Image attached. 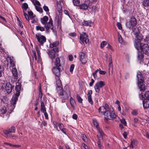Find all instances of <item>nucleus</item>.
Here are the masks:
<instances>
[{"instance_id": "f257e3e1", "label": "nucleus", "mask_w": 149, "mask_h": 149, "mask_svg": "<svg viewBox=\"0 0 149 149\" xmlns=\"http://www.w3.org/2000/svg\"><path fill=\"white\" fill-rule=\"evenodd\" d=\"M19 79H18V82L16 83V85L15 87V89L16 91L15 95L13 97L10 101L11 106L13 110L15 108L16 102L17 101L18 97L20 94L21 84L19 82Z\"/></svg>"}, {"instance_id": "f03ea898", "label": "nucleus", "mask_w": 149, "mask_h": 149, "mask_svg": "<svg viewBox=\"0 0 149 149\" xmlns=\"http://www.w3.org/2000/svg\"><path fill=\"white\" fill-rule=\"evenodd\" d=\"M119 119V117L115 115L112 107H110V110H108V111L104 116V119L106 120H112L118 121Z\"/></svg>"}, {"instance_id": "7ed1b4c3", "label": "nucleus", "mask_w": 149, "mask_h": 149, "mask_svg": "<svg viewBox=\"0 0 149 149\" xmlns=\"http://www.w3.org/2000/svg\"><path fill=\"white\" fill-rule=\"evenodd\" d=\"M16 128L14 126L10 128L8 130H5L3 131V133L6 135L7 136L10 138H17V137L14 135H12L10 134V133H14L15 132Z\"/></svg>"}, {"instance_id": "20e7f679", "label": "nucleus", "mask_w": 149, "mask_h": 149, "mask_svg": "<svg viewBox=\"0 0 149 149\" xmlns=\"http://www.w3.org/2000/svg\"><path fill=\"white\" fill-rule=\"evenodd\" d=\"M137 23L136 19L135 17H131L129 21L126 22V25L127 27L131 29L134 26H135Z\"/></svg>"}, {"instance_id": "39448f33", "label": "nucleus", "mask_w": 149, "mask_h": 149, "mask_svg": "<svg viewBox=\"0 0 149 149\" xmlns=\"http://www.w3.org/2000/svg\"><path fill=\"white\" fill-rule=\"evenodd\" d=\"M105 85V83L102 81L97 82L94 87L95 92L98 93L100 92V89Z\"/></svg>"}, {"instance_id": "423d86ee", "label": "nucleus", "mask_w": 149, "mask_h": 149, "mask_svg": "<svg viewBox=\"0 0 149 149\" xmlns=\"http://www.w3.org/2000/svg\"><path fill=\"white\" fill-rule=\"evenodd\" d=\"M79 59L83 64H85L87 61V58L85 53L80 52L79 54Z\"/></svg>"}, {"instance_id": "0eeeda50", "label": "nucleus", "mask_w": 149, "mask_h": 149, "mask_svg": "<svg viewBox=\"0 0 149 149\" xmlns=\"http://www.w3.org/2000/svg\"><path fill=\"white\" fill-rule=\"evenodd\" d=\"M91 3L90 1H85L84 3L82 4L80 6L79 8L83 10L86 11L91 6Z\"/></svg>"}, {"instance_id": "6e6552de", "label": "nucleus", "mask_w": 149, "mask_h": 149, "mask_svg": "<svg viewBox=\"0 0 149 149\" xmlns=\"http://www.w3.org/2000/svg\"><path fill=\"white\" fill-rule=\"evenodd\" d=\"M36 37L38 41L40 44L42 45L46 41V39L45 36L41 35L40 34L36 35Z\"/></svg>"}, {"instance_id": "1a4fd4ad", "label": "nucleus", "mask_w": 149, "mask_h": 149, "mask_svg": "<svg viewBox=\"0 0 149 149\" xmlns=\"http://www.w3.org/2000/svg\"><path fill=\"white\" fill-rule=\"evenodd\" d=\"M80 39L83 42H85L86 44H87L89 41L88 36L86 33L83 32L80 34Z\"/></svg>"}, {"instance_id": "9d476101", "label": "nucleus", "mask_w": 149, "mask_h": 149, "mask_svg": "<svg viewBox=\"0 0 149 149\" xmlns=\"http://www.w3.org/2000/svg\"><path fill=\"white\" fill-rule=\"evenodd\" d=\"M14 86L12 85L10 82H7L6 84L5 89L7 93L9 94L12 91Z\"/></svg>"}, {"instance_id": "9b49d317", "label": "nucleus", "mask_w": 149, "mask_h": 149, "mask_svg": "<svg viewBox=\"0 0 149 149\" xmlns=\"http://www.w3.org/2000/svg\"><path fill=\"white\" fill-rule=\"evenodd\" d=\"M98 111L99 114L104 115V116L108 111V110L105 108L104 106H102L99 107L98 109Z\"/></svg>"}, {"instance_id": "f8f14e48", "label": "nucleus", "mask_w": 149, "mask_h": 149, "mask_svg": "<svg viewBox=\"0 0 149 149\" xmlns=\"http://www.w3.org/2000/svg\"><path fill=\"white\" fill-rule=\"evenodd\" d=\"M142 51L146 54H147L149 51V46L147 44H144L141 47Z\"/></svg>"}, {"instance_id": "ddd939ff", "label": "nucleus", "mask_w": 149, "mask_h": 149, "mask_svg": "<svg viewBox=\"0 0 149 149\" xmlns=\"http://www.w3.org/2000/svg\"><path fill=\"white\" fill-rule=\"evenodd\" d=\"M141 41L138 40H135L134 41V46L135 48L138 50H139L141 48L142 46Z\"/></svg>"}, {"instance_id": "4468645a", "label": "nucleus", "mask_w": 149, "mask_h": 149, "mask_svg": "<svg viewBox=\"0 0 149 149\" xmlns=\"http://www.w3.org/2000/svg\"><path fill=\"white\" fill-rule=\"evenodd\" d=\"M144 83V81L137 82L138 87L141 91H144L146 89V86Z\"/></svg>"}, {"instance_id": "2eb2a0df", "label": "nucleus", "mask_w": 149, "mask_h": 149, "mask_svg": "<svg viewBox=\"0 0 149 149\" xmlns=\"http://www.w3.org/2000/svg\"><path fill=\"white\" fill-rule=\"evenodd\" d=\"M59 67H56L52 69L53 72L58 77H59L60 76V72Z\"/></svg>"}, {"instance_id": "dca6fc26", "label": "nucleus", "mask_w": 149, "mask_h": 149, "mask_svg": "<svg viewBox=\"0 0 149 149\" xmlns=\"http://www.w3.org/2000/svg\"><path fill=\"white\" fill-rule=\"evenodd\" d=\"M137 80L138 82L140 81H143L144 78L142 73L140 71H138L136 75Z\"/></svg>"}, {"instance_id": "f3484780", "label": "nucleus", "mask_w": 149, "mask_h": 149, "mask_svg": "<svg viewBox=\"0 0 149 149\" xmlns=\"http://www.w3.org/2000/svg\"><path fill=\"white\" fill-rule=\"evenodd\" d=\"M143 106L144 109L149 107V99H144L143 101Z\"/></svg>"}, {"instance_id": "a211bd4d", "label": "nucleus", "mask_w": 149, "mask_h": 149, "mask_svg": "<svg viewBox=\"0 0 149 149\" xmlns=\"http://www.w3.org/2000/svg\"><path fill=\"white\" fill-rule=\"evenodd\" d=\"M56 89L58 91V89H61L62 88V83L61 80L59 77L56 78Z\"/></svg>"}, {"instance_id": "6ab92c4d", "label": "nucleus", "mask_w": 149, "mask_h": 149, "mask_svg": "<svg viewBox=\"0 0 149 149\" xmlns=\"http://www.w3.org/2000/svg\"><path fill=\"white\" fill-rule=\"evenodd\" d=\"M41 111L44 113L45 118L47 119V113L46 112V108L43 102H41Z\"/></svg>"}, {"instance_id": "aec40b11", "label": "nucleus", "mask_w": 149, "mask_h": 149, "mask_svg": "<svg viewBox=\"0 0 149 149\" xmlns=\"http://www.w3.org/2000/svg\"><path fill=\"white\" fill-rule=\"evenodd\" d=\"M12 73L15 77V79H17L18 78V75L17 69L15 68H13L12 69Z\"/></svg>"}, {"instance_id": "412c9836", "label": "nucleus", "mask_w": 149, "mask_h": 149, "mask_svg": "<svg viewBox=\"0 0 149 149\" xmlns=\"http://www.w3.org/2000/svg\"><path fill=\"white\" fill-rule=\"evenodd\" d=\"M49 18V22L47 23V30L49 29H53V21L51 17H50Z\"/></svg>"}, {"instance_id": "4be33fe9", "label": "nucleus", "mask_w": 149, "mask_h": 149, "mask_svg": "<svg viewBox=\"0 0 149 149\" xmlns=\"http://www.w3.org/2000/svg\"><path fill=\"white\" fill-rule=\"evenodd\" d=\"M41 21L42 24L44 25V27L47 29V16H45L41 18Z\"/></svg>"}, {"instance_id": "5701e85b", "label": "nucleus", "mask_w": 149, "mask_h": 149, "mask_svg": "<svg viewBox=\"0 0 149 149\" xmlns=\"http://www.w3.org/2000/svg\"><path fill=\"white\" fill-rule=\"evenodd\" d=\"M55 54V53L53 51H50L48 52V54L49 57L52 60V62L53 61V59L54 58Z\"/></svg>"}, {"instance_id": "b1692460", "label": "nucleus", "mask_w": 149, "mask_h": 149, "mask_svg": "<svg viewBox=\"0 0 149 149\" xmlns=\"http://www.w3.org/2000/svg\"><path fill=\"white\" fill-rule=\"evenodd\" d=\"M91 11V12L92 13H95L96 11L98 10V8L96 6L93 5L92 6H90V7Z\"/></svg>"}, {"instance_id": "393cba45", "label": "nucleus", "mask_w": 149, "mask_h": 149, "mask_svg": "<svg viewBox=\"0 0 149 149\" xmlns=\"http://www.w3.org/2000/svg\"><path fill=\"white\" fill-rule=\"evenodd\" d=\"M54 65L57 67H59L61 66V61L59 58L57 57L56 58L54 62Z\"/></svg>"}, {"instance_id": "a878e982", "label": "nucleus", "mask_w": 149, "mask_h": 149, "mask_svg": "<svg viewBox=\"0 0 149 149\" xmlns=\"http://www.w3.org/2000/svg\"><path fill=\"white\" fill-rule=\"evenodd\" d=\"M134 36L136 38L135 40H138L141 41L143 39V36L140 33L138 34H136Z\"/></svg>"}, {"instance_id": "bb28decb", "label": "nucleus", "mask_w": 149, "mask_h": 149, "mask_svg": "<svg viewBox=\"0 0 149 149\" xmlns=\"http://www.w3.org/2000/svg\"><path fill=\"white\" fill-rule=\"evenodd\" d=\"M32 56L33 58V62H35L36 63V61L37 60V56L36 53L35 51H32Z\"/></svg>"}, {"instance_id": "cd10ccee", "label": "nucleus", "mask_w": 149, "mask_h": 149, "mask_svg": "<svg viewBox=\"0 0 149 149\" xmlns=\"http://www.w3.org/2000/svg\"><path fill=\"white\" fill-rule=\"evenodd\" d=\"M59 122H54V125L57 127H58L60 130L63 129V125L62 124H61Z\"/></svg>"}, {"instance_id": "c85d7f7f", "label": "nucleus", "mask_w": 149, "mask_h": 149, "mask_svg": "<svg viewBox=\"0 0 149 149\" xmlns=\"http://www.w3.org/2000/svg\"><path fill=\"white\" fill-rule=\"evenodd\" d=\"M142 5L144 7L149 6V0H143L141 2Z\"/></svg>"}, {"instance_id": "c756f323", "label": "nucleus", "mask_w": 149, "mask_h": 149, "mask_svg": "<svg viewBox=\"0 0 149 149\" xmlns=\"http://www.w3.org/2000/svg\"><path fill=\"white\" fill-rule=\"evenodd\" d=\"M8 58H9L10 63L11 65V66L13 67L15 65V62L14 61V59L13 57H8Z\"/></svg>"}, {"instance_id": "7c9ffc66", "label": "nucleus", "mask_w": 149, "mask_h": 149, "mask_svg": "<svg viewBox=\"0 0 149 149\" xmlns=\"http://www.w3.org/2000/svg\"><path fill=\"white\" fill-rule=\"evenodd\" d=\"M93 124L94 126L97 129L98 131L102 133V130L99 127V124L97 122H93Z\"/></svg>"}, {"instance_id": "2f4dec72", "label": "nucleus", "mask_w": 149, "mask_h": 149, "mask_svg": "<svg viewBox=\"0 0 149 149\" xmlns=\"http://www.w3.org/2000/svg\"><path fill=\"white\" fill-rule=\"evenodd\" d=\"M137 144V142L136 140L134 139H132L131 143L129 146V147L133 148L134 146L136 145Z\"/></svg>"}, {"instance_id": "473e14b6", "label": "nucleus", "mask_w": 149, "mask_h": 149, "mask_svg": "<svg viewBox=\"0 0 149 149\" xmlns=\"http://www.w3.org/2000/svg\"><path fill=\"white\" fill-rule=\"evenodd\" d=\"M131 29H132V31L134 32V35H135L136 34H138L140 33L138 28H137L136 27L134 28L133 27Z\"/></svg>"}, {"instance_id": "72a5a7b5", "label": "nucleus", "mask_w": 149, "mask_h": 149, "mask_svg": "<svg viewBox=\"0 0 149 149\" xmlns=\"http://www.w3.org/2000/svg\"><path fill=\"white\" fill-rule=\"evenodd\" d=\"M143 55L141 52L138 51L137 58L139 60H142L143 58Z\"/></svg>"}, {"instance_id": "f704fd0d", "label": "nucleus", "mask_w": 149, "mask_h": 149, "mask_svg": "<svg viewBox=\"0 0 149 149\" xmlns=\"http://www.w3.org/2000/svg\"><path fill=\"white\" fill-rule=\"evenodd\" d=\"M59 44L58 41H55L52 43L50 44V47L51 48H53L54 47H57Z\"/></svg>"}, {"instance_id": "c9c22d12", "label": "nucleus", "mask_w": 149, "mask_h": 149, "mask_svg": "<svg viewBox=\"0 0 149 149\" xmlns=\"http://www.w3.org/2000/svg\"><path fill=\"white\" fill-rule=\"evenodd\" d=\"M56 9L59 13H61L62 12V7L60 4L58 3L57 4Z\"/></svg>"}, {"instance_id": "e433bc0d", "label": "nucleus", "mask_w": 149, "mask_h": 149, "mask_svg": "<svg viewBox=\"0 0 149 149\" xmlns=\"http://www.w3.org/2000/svg\"><path fill=\"white\" fill-rule=\"evenodd\" d=\"M45 28L40 26H36V29L37 31H45Z\"/></svg>"}, {"instance_id": "4c0bfd02", "label": "nucleus", "mask_w": 149, "mask_h": 149, "mask_svg": "<svg viewBox=\"0 0 149 149\" xmlns=\"http://www.w3.org/2000/svg\"><path fill=\"white\" fill-rule=\"evenodd\" d=\"M82 24L85 26H91V22L89 21H85L82 22Z\"/></svg>"}, {"instance_id": "58836bf2", "label": "nucleus", "mask_w": 149, "mask_h": 149, "mask_svg": "<svg viewBox=\"0 0 149 149\" xmlns=\"http://www.w3.org/2000/svg\"><path fill=\"white\" fill-rule=\"evenodd\" d=\"M70 102L71 107L74 108V104L75 103V102L73 98L71 97L70 99Z\"/></svg>"}, {"instance_id": "ea45409f", "label": "nucleus", "mask_w": 149, "mask_h": 149, "mask_svg": "<svg viewBox=\"0 0 149 149\" xmlns=\"http://www.w3.org/2000/svg\"><path fill=\"white\" fill-rule=\"evenodd\" d=\"M73 3L74 6H79L80 5L79 0H73Z\"/></svg>"}, {"instance_id": "a19ab883", "label": "nucleus", "mask_w": 149, "mask_h": 149, "mask_svg": "<svg viewBox=\"0 0 149 149\" xmlns=\"http://www.w3.org/2000/svg\"><path fill=\"white\" fill-rule=\"evenodd\" d=\"M131 113L133 116H136L139 113L138 110L136 109L133 110Z\"/></svg>"}, {"instance_id": "79ce46f5", "label": "nucleus", "mask_w": 149, "mask_h": 149, "mask_svg": "<svg viewBox=\"0 0 149 149\" xmlns=\"http://www.w3.org/2000/svg\"><path fill=\"white\" fill-rule=\"evenodd\" d=\"M33 3L34 5H35V6H40L41 4L40 3L39 1H37V0H33Z\"/></svg>"}, {"instance_id": "37998d69", "label": "nucleus", "mask_w": 149, "mask_h": 149, "mask_svg": "<svg viewBox=\"0 0 149 149\" xmlns=\"http://www.w3.org/2000/svg\"><path fill=\"white\" fill-rule=\"evenodd\" d=\"M42 91L41 89V86L40 84L39 87V93L38 94V97L41 99L42 98Z\"/></svg>"}, {"instance_id": "c03bdc74", "label": "nucleus", "mask_w": 149, "mask_h": 149, "mask_svg": "<svg viewBox=\"0 0 149 149\" xmlns=\"http://www.w3.org/2000/svg\"><path fill=\"white\" fill-rule=\"evenodd\" d=\"M2 113L5 114L6 113L7 111V109L5 107H1L0 109Z\"/></svg>"}, {"instance_id": "a18cd8bd", "label": "nucleus", "mask_w": 149, "mask_h": 149, "mask_svg": "<svg viewBox=\"0 0 149 149\" xmlns=\"http://www.w3.org/2000/svg\"><path fill=\"white\" fill-rule=\"evenodd\" d=\"M77 98L78 101L79 103H82L83 99L79 95H77Z\"/></svg>"}, {"instance_id": "49530a36", "label": "nucleus", "mask_w": 149, "mask_h": 149, "mask_svg": "<svg viewBox=\"0 0 149 149\" xmlns=\"http://www.w3.org/2000/svg\"><path fill=\"white\" fill-rule=\"evenodd\" d=\"M22 8L24 10H25V11H26L27 8H28V5L26 3H23L22 5Z\"/></svg>"}, {"instance_id": "de8ad7c7", "label": "nucleus", "mask_w": 149, "mask_h": 149, "mask_svg": "<svg viewBox=\"0 0 149 149\" xmlns=\"http://www.w3.org/2000/svg\"><path fill=\"white\" fill-rule=\"evenodd\" d=\"M99 133H100L99 135H97V137L98 139H99V141L101 139H102V136L104 135V134L103 131H102V133H101L100 132L98 131Z\"/></svg>"}, {"instance_id": "09e8293b", "label": "nucleus", "mask_w": 149, "mask_h": 149, "mask_svg": "<svg viewBox=\"0 0 149 149\" xmlns=\"http://www.w3.org/2000/svg\"><path fill=\"white\" fill-rule=\"evenodd\" d=\"M29 16L30 19H33L34 18L33 13L32 11H28Z\"/></svg>"}, {"instance_id": "8fccbe9b", "label": "nucleus", "mask_w": 149, "mask_h": 149, "mask_svg": "<svg viewBox=\"0 0 149 149\" xmlns=\"http://www.w3.org/2000/svg\"><path fill=\"white\" fill-rule=\"evenodd\" d=\"M40 6H36V10L40 12V13H41L42 12V9L40 7Z\"/></svg>"}, {"instance_id": "3c124183", "label": "nucleus", "mask_w": 149, "mask_h": 149, "mask_svg": "<svg viewBox=\"0 0 149 149\" xmlns=\"http://www.w3.org/2000/svg\"><path fill=\"white\" fill-rule=\"evenodd\" d=\"M107 42L106 41H103L100 44V47L101 48H103L107 44Z\"/></svg>"}, {"instance_id": "603ef678", "label": "nucleus", "mask_w": 149, "mask_h": 149, "mask_svg": "<svg viewBox=\"0 0 149 149\" xmlns=\"http://www.w3.org/2000/svg\"><path fill=\"white\" fill-rule=\"evenodd\" d=\"M99 70L98 69H97L95 72L93 73V75L94 78H96L97 77V73L99 71Z\"/></svg>"}, {"instance_id": "864d4df0", "label": "nucleus", "mask_w": 149, "mask_h": 149, "mask_svg": "<svg viewBox=\"0 0 149 149\" xmlns=\"http://www.w3.org/2000/svg\"><path fill=\"white\" fill-rule=\"evenodd\" d=\"M81 138L84 141L86 142L87 141V139L86 136L84 134H82L81 136Z\"/></svg>"}, {"instance_id": "5fc2aeb1", "label": "nucleus", "mask_w": 149, "mask_h": 149, "mask_svg": "<svg viewBox=\"0 0 149 149\" xmlns=\"http://www.w3.org/2000/svg\"><path fill=\"white\" fill-rule=\"evenodd\" d=\"M57 21L58 23V26H61V20L58 17V18H56Z\"/></svg>"}, {"instance_id": "6e6d98bb", "label": "nucleus", "mask_w": 149, "mask_h": 149, "mask_svg": "<svg viewBox=\"0 0 149 149\" xmlns=\"http://www.w3.org/2000/svg\"><path fill=\"white\" fill-rule=\"evenodd\" d=\"M144 96L145 97H146V99H149V91H146L145 92L144 94Z\"/></svg>"}, {"instance_id": "4d7b16f0", "label": "nucleus", "mask_w": 149, "mask_h": 149, "mask_svg": "<svg viewBox=\"0 0 149 149\" xmlns=\"http://www.w3.org/2000/svg\"><path fill=\"white\" fill-rule=\"evenodd\" d=\"M88 101L91 104L93 105V102L92 99L91 97H88Z\"/></svg>"}, {"instance_id": "13d9d810", "label": "nucleus", "mask_w": 149, "mask_h": 149, "mask_svg": "<svg viewBox=\"0 0 149 149\" xmlns=\"http://www.w3.org/2000/svg\"><path fill=\"white\" fill-rule=\"evenodd\" d=\"M74 67V65L73 64L71 65L70 68V70L71 72H73V70Z\"/></svg>"}, {"instance_id": "bf43d9fd", "label": "nucleus", "mask_w": 149, "mask_h": 149, "mask_svg": "<svg viewBox=\"0 0 149 149\" xmlns=\"http://www.w3.org/2000/svg\"><path fill=\"white\" fill-rule=\"evenodd\" d=\"M92 93V90H90L88 91L87 94L88 97H91V95Z\"/></svg>"}, {"instance_id": "052dcab7", "label": "nucleus", "mask_w": 149, "mask_h": 149, "mask_svg": "<svg viewBox=\"0 0 149 149\" xmlns=\"http://www.w3.org/2000/svg\"><path fill=\"white\" fill-rule=\"evenodd\" d=\"M128 134V132H125L123 134V135L125 139H126L127 138Z\"/></svg>"}, {"instance_id": "680f3d73", "label": "nucleus", "mask_w": 149, "mask_h": 149, "mask_svg": "<svg viewBox=\"0 0 149 149\" xmlns=\"http://www.w3.org/2000/svg\"><path fill=\"white\" fill-rule=\"evenodd\" d=\"M69 35L70 36L74 37L76 36V34L74 32L71 33H69Z\"/></svg>"}, {"instance_id": "e2e57ef3", "label": "nucleus", "mask_w": 149, "mask_h": 149, "mask_svg": "<svg viewBox=\"0 0 149 149\" xmlns=\"http://www.w3.org/2000/svg\"><path fill=\"white\" fill-rule=\"evenodd\" d=\"M117 26L118 28V29L120 30H121L122 29L121 24L119 22H117Z\"/></svg>"}, {"instance_id": "0e129e2a", "label": "nucleus", "mask_w": 149, "mask_h": 149, "mask_svg": "<svg viewBox=\"0 0 149 149\" xmlns=\"http://www.w3.org/2000/svg\"><path fill=\"white\" fill-rule=\"evenodd\" d=\"M98 70H99V73L101 74L104 75L106 73V72L105 71L101 70L100 68Z\"/></svg>"}, {"instance_id": "69168bd1", "label": "nucleus", "mask_w": 149, "mask_h": 149, "mask_svg": "<svg viewBox=\"0 0 149 149\" xmlns=\"http://www.w3.org/2000/svg\"><path fill=\"white\" fill-rule=\"evenodd\" d=\"M97 144L98 145L99 147L101 149H103V147L100 144V141H98L97 142Z\"/></svg>"}, {"instance_id": "338daca9", "label": "nucleus", "mask_w": 149, "mask_h": 149, "mask_svg": "<svg viewBox=\"0 0 149 149\" xmlns=\"http://www.w3.org/2000/svg\"><path fill=\"white\" fill-rule=\"evenodd\" d=\"M95 81L93 79H91V81L89 83V85L90 86H92L93 85V84Z\"/></svg>"}, {"instance_id": "774afa93", "label": "nucleus", "mask_w": 149, "mask_h": 149, "mask_svg": "<svg viewBox=\"0 0 149 149\" xmlns=\"http://www.w3.org/2000/svg\"><path fill=\"white\" fill-rule=\"evenodd\" d=\"M72 118L73 119L77 120V118L78 116L76 114H73L72 116Z\"/></svg>"}]
</instances>
